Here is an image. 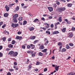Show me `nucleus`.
Listing matches in <instances>:
<instances>
[{"label": "nucleus", "mask_w": 75, "mask_h": 75, "mask_svg": "<svg viewBox=\"0 0 75 75\" xmlns=\"http://www.w3.org/2000/svg\"><path fill=\"white\" fill-rule=\"evenodd\" d=\"M23 20V17H20L18 18V20L19 21H21Z\"/></svg>", "instance_id": "obj_28"}, {"label": "nucleus", "mask_w": 75, "mask_h": 75, "mask_svg": "<svg viewBox=\"0 0 75 75\" xmlns=\"http://www.w3.org/2000/svg\"><path fill=\"white\" fill-rule=\"evenodd\" d=\"M8 16V13H5L4 14V16L5 17H7Z\"/></svg>", "instance_id": "obj_20"}, {"label": "nucleus", "mask_w": 75, "mask_h": 75, "mask_svg": "<svg viewBox=\"0 0 75 75\" xmlns=\"http://www.w3.org/2000/svg\"><path fill=\"white\" fill-rule=\"evenodd\" d=\"M14 64L15 65H17V62H14Z\"/></svg>", "instance_id": "obj_46"}, {"label": "nucleus", "mask_w": 75, "mask_h": 75, "mask_svg": "<svg viewBox=\"0 0 75 75\" xmlns=\"http://www.w3.org/2000/svg\"><path fill=\"white\" fill-rule=\"evenodd\" d=\"M10 71H14V69H9Z\"/></svg>", "instance_id": "obj_44"}, {"label": "nucleus", "mask_w": 75, "mask_h": 75, "mask_svg": "<svg viewBox=\"0 0 75 75\" xmlns=\"http://www.w3.org/2000/svg\"><path fill=\"white\" fill-rule=\"evenodd\" d=\"M27 47L29 49L30 48H31V47H30V46L29 45H28L27 46Z\"/></svg>", "instance_id": "obj_41"}, {"label": "nucleus", "mask_w": 75, "mask_h": 75, "mask_svg": "<svg viewBox=\"0 0 75 75\" xmlns=\"http://www.w3.org/2000/svg\"><path fill=\"white\" fill-rule=\"evenodd\" d=\"M5 8H6V11H9L10 8H9L7 5L5 7Z\"/></svg>", "instance_id": "obj_8"}, {"label": "nucleus", "mask_w": 75, "mask_h": 75, "mask_svg": "<svg viewBox=\"0 0 75 75\" xmlns=\"http://www.w3.org/2000/svg\"><path fill=\"white\" fill-rule=\"evenodd\" d=\"M42 20H43V21H45V19L44 18H42Z\"/></svg>", "instance_id": "obj_56"}, {"label": "nucleus", "mask_w": 75, "mask_h": 75, "mask_svg": "<svg viewBox=\"0 0 75 75\" xmlns=\"http://www.w3.org/2000/svg\"><path fill=\"white\" fill-rule=\"evenodd\" d=\"M11 6H13V5H14V4H11Z\"/></svg>", "instance_id": "obj_60"}, {"label": "nucleus", "mask_w": 75, "mask_h": 75, "mask_svg": "<svg viewBox=\"0 0 75 75\" xmlns=\"http://www.w3.org/2000/svg\"><path fill=\"white\" fill-rule=\"evenodd\" d=\"M59 33V32L58 31H56L54 32L53 33V34H58Z\"/></svg>", "instance_id": "obj_14"}, {"label": "nucleus", "mask_w": 75, "mask_h": 75, "mask_svg": "<svg viewBox=\"0 0 75 75\" xmlns=\"http://www.w3.org/2000/svg\"><path fill=\"white\" fill-rule=\"evenodd\" d=\"M72 31H75V28L73 27L72 28Z\"/></svg>", "instance_id": "obj_38"}, {"label": "nucleus", "mask_w": 75, "mask_h": 75, "mask_svg": "<svg viewBox=\"0 0 75 75\" xmlns=\"http://www.w3.org/2000/svg\"><path fill=\"white\" fill-rule=\"evenodd\" d=\"M3 48V47L2 46H0V50H2Z\"/></svg>", "instance_id": "obj_51"}, {"label": "nucleus", "mask_w": 75, "mask_h": 75, "mask_svg": "<svg viewBox=\"0 0 75 75\" xmlns=\"http://www.w3.org/2000/svg\"><path fill=\"white\" fill-rule=\"evenodd\" d=\"M42 29L44 30H46V28H42Z\"/></svg>", "instance_id": "obj_61"}, {"label": "nucleus", "mask_w": 75, "mask_h": 75, "mask_svg": "<svg viewBox=\"0 0 75 75\" xmlns=\"http://www.w3.org/2000/svg\"><path fill=\"white\" fill-rule=\"evenodd\" d=\"M18 14H15V15L13 16V18H16L17 17H18Z\"/></svg>", "instance_id": "obj_17"}, {"label": "nucleus", "mask_w": 75, "mask_h": 75, "mask_svg": "<svg viewBox=\"0 0 75 75\" xmlns=\"http://www.w3.org/2000/svg\"><path fill=\"white\" fill-rule=\"evenodd\" d=\"M11 38H9L8 39V41H11Z\"/></svg>", "instance_id": "obj_48"}, {"label": "nucleus", "mask_w": 75, "mask_h": 75, "mask_svg": "<svg viewBox=\"0 0 75 75\" xmlns=\"http://www.w3.org/2000/svg\"><path fill=\"white\" fill-rule=\"evenodd\" d=\"M30 38L31 40H34V39L35 38V36H31L30 37Z\"/></svg>", "instance_id": "obj_16"}, {"label": "nucleus", "mask_w": 75, "mask_h": 75, "mask_svg": "<svg viewBox=\"0 0 75 75\" xmlns=\"http://www.w3.org/2000/svg\"><path fill=\"white\" fill-rule=\"evenodd\" d=\"M47 71V68H45L44 69V72H46V71Z\"/></svg>", "instance_id": "obj_35"}, {"label": "nucleus", "mask_w": 75, "mask_h": 75, "mask_svg": "<svg viewBox=\"0 0 75 75\" xmlns=\"http://www.w3.org/2000/svg\"><path fill=\"white\" fill-rule=\"evenodd\" d=\"M35 71H36V72H37V71H38V69H35Z\"/></svg>", "instance_id": "obj_57"}, {"label": "nucleus", "mask_w": 75, "mask_h": 75, "mask_svg": "<svg viewBox=\"0 0 75 75\" xmlns=\"http://www.w3.org/2000/svg\"><path fill=\"white\" fill-rule=\"evenodd\" d=\"M37 21L39 22L40 21H39V20H38V19H35L34 21H33V22H34V23H35L36 22V21Z\"/></svg>", "instance_id": "obj_24"}, {"label": "nucleus", "mask_w": 75, "mask_h": 75, "mask_svg": "<svg viewBox=\"0 0 75 75\" xmlns=\"http://www.w3.org/2000/svg\"><path fill=\"white\" fill-rule=\"evenodd\" d=\"M34 28L33 27H31L29 28V30L30 31H31L34 30Z\"/></svg>", "instance_id": "obj_21"}, {"label": "nucleus", "mask_w": 75, "mask_h": 75, "mask_svg": "<svg viewBox=\"0 0 75 75\" xmlns=\"http://www.w3.org/2000/svg\"><path fill=\"white\" fill-rule=\"evenodd\" d=\"M68 37H69V38L72 37L73 36V34L72 33H69L68 34Z\"/></svg>", "instance_id": "obj_4"}, {"label": "nucleus", "mask_w": 75, "mask_h": 75, "mask_svg": "<svg viewBox=\"0 0 75 75\" xmlns=\"http://www.w3.org/2000/svg\"><path fill=\"white\" fill-rule=\"evenodd\" d=\"M69 45L71 47H73L74 46V44L72 43H70L69 44Z\"/></svg>", "instance_id": "obj_29"}, {"label": "nucleus", "mask_w": 75, "mask_h": 75, "mask_svg": "<svg viewBox=\"0 0 75 75\" xmlns=\"http://www.w3.org/2000/svg\"><path fill=\"white\" fill-rule=\"evenodd\" d=\"M38 40H35L34 42V43H37V42H38Z\"/></svg>", "instance_id": "obj_40"}, {"label": "nucleus", "mask_w": 75, "mask_h": 75, "mask_svg": "<svg viewBox=\"0 0 75 75\" xmlns=\"http://www.w3.org/2000/svg\"><path fill=\"white\" fill-rule=\"evenodd\" d=\"M6 38H3V41H5V40H6Z\"/></svg>", "instance_id": "obj_45"}, {"label": "nucleus", "mask_w": 75, "mask_h": 75, "mask_svg": "<svg viewBox=\"0 0 75 75\" xmlns=\"http://www.w3.org/2000/svg\"><path fill=\"white\" fill-rule=\"evenodd\" d=\"M27 6H24V7H23V8H27Z\"/></svg>", "instance_id": "obj_64"}, {"label": "nucleus", "mask_w": 75, "mask_h": 75, "mask_svg": "<svg viewBox=\"0 0 75 75\" xmlns=\"http://www.w3.org/2000/svg\"><path fill=\"white\" fill-rule=\"evenodd\" d=\"M62 52H65L66 51V49L64 48H63L62 50Z\"/></svg>", "instance_id": "obj_32"}, {"label": "nucleus", "mask_w": 75, "mask_h": 75, "mask_svg": "<svg viewBox=\"0 0 75 75\" xmlns=\"http://www.w3.org/2000/svg\"><path fill=\"white\" fill-rule=\"evenodd\" d=\"M8 7H11V4H9L8 5Z\"/></svg>", "instance_id": "obj_62"}, {"label": "nucleus", "mask_w": 75, "mask_h": 75, "mask_svg": "<svg viewBox=\"0 0 75 75\" xmlns=\"http://www.w3.org/2000/svg\"><path fill=\"white\" fill-rule=\"evenodd\" d=\"M35 56V55L34 54H33L32 55V57H34Z\"/></svg>", "instance_id": "obj_39"}, {"label": "nucleus", "mask_w": 75, "mask_h": 75, "mask_svg": "<svg viewBox=\"0 0 75 75\" xmlns=\"http://www.w3.org/2000/svg\"><path fill=\"white\" fill-rule=\"evenodd\" d=\"M40 62H37L36 63V65H40Z\"/></svg>", "instance_id": "obj_34"}, {"label": "nucleus", "mask_w": 75, "mask_h": 75, "mask_svg": "<svg viewBox=\"0 0 75 75\" xmlns=\"http://www.w3.org/2000/svg\"><path fill=\"white\" fill-rule=\"evenodd\" d=\"M52 59H55V57L53 56L52 57Z\"/></svg>", "instance_id": "obj_63"}, {"label": "nucleus", "mask_w": 75, "mask_h": 75, "mask_svg": "<svg viewBox=\"0 0 75 75\" xmlns=\"http://www.w3.org/2000/svg\"><path fill=\"white\" fill-rule=\"evenodd\" d=\"M13 22H14V23H17V18H13Z\"/></svg>", "instance_id": "obj_11"}, {"label": "nucleus", "mask_w": 75, "mask_h": 75, "mask_svg": "<svg viewBox=\"0 0 75 75\" xmlns=\"http://www.w3.org/2000/svg\"><path fill=\"white\" fill-rule=\"evenodd\" d=\"M17 55H18V53L17 52H16L13 54V57H17Z\"/></svg>", "instance_id": "obj_9"}, {"label": "nucleus", "mask_w": 75, "mask_h": 75, "mask_svg": "<svg viewBox=\"0 0 75 75\" xmlns=\"http://www.w3.org/2000/svg\"><path fill=\"white\" fill-rule=\"evenodd\" d=\"M58 21L59 22H62V18L59 17L58 19Z\"/></svg>", "instance_id": "obj_15"}, {"label": "nucleus", "mask_w": 75, "mask_h": 75, "mask_svg": "<svg viewBox=\"0 0 75 75\" xmlns=\"http://www.w3.org/2000/svg\"><path fill=\"white\" fill-rule=\"evenodd\" d=\"M29 69H31V65H29Z\"/></svg>", "instance_id": "obj_52"}, {"label": "nucleus", "mask_w": 75, "mask_h": 75, "mask_svg": "<svg viewBox=\"0 0 75 75\" xmlns=\"http://www.w3.org/2000/svg\"><path fill=\"white\" fill-rule=\"evenodd\" d=\"M13 45H11V44L9 45H8V47H9V48H13Z\"/></svg>", "instance_id": "obj_26"}, {"label": "nucleus", "mask_w": 75, "mask_h": 75, "mask_svg": "<svg viewBox=\"0 0 75 75\" xmlns=\"http://www.w3.org/2000/svg\"><path fill=\"white\" fill-rule=\"evenodd\" d=\"M46 34H49V35H50V31H46Z\"/></svg>", "instance_id": "obj_30"}, {"label": "nucleus", "mask_w": 75, "mask_h": 75, "mask_svg": "<svg viewBox=\"0 0 75 75\" xmlns=\"http://www.w3.org/2000/svg\"><path fill=\"white\" fill-rule=\"evenodd\" d=\"M47 8L50 12L53 11V8L52 7H48Z\"/></svg>", "instance_id": "obj_3"}, {"label": "nucleus", "mask_w": 75, "mask_h": 75, "mask_svg": "<svg viewBox=\"0 0 75 75\" xmlns=\"http://www.w3.org/2000/svg\"><path fill=\"white\" fill-rule=\"evenodd\" d=\"M14 52L13 51H11L9 52L8 54H9V55H12L13 54H14Z\"/></svg>", "instance_id": "obj_12"}, {"label": "nucleus", "mask_w": 75, "mask_h": 75, "mask_svg": "<svg viewBox=\"0 0 75 75\" xmlns=\"http://www.w3.org/2000/svg\"><path fill=\"white\" fill-rule=\"evenodd\" d=\"M18 26V24L16 23H12L11 27L15 28V27H17Z\"/></svg>", "instance_id": "obj_2"}, {"label": "nucleus", "mask_w": 75, "mask_h": 75, "mask_svg": "<svg viewBox=\"0 0 75 75\" xmlns=\"http://www.w3.org/2000/svg\"><path fill=\"white\" fill-rule=\"evenodd\" d=\"M66 30V28H64L62 30V31L63 33H65V30Z\"/></svg>", "instance_id": "obj_19"}, {"label": "nucleus", "mask_w": 75, "mask_h": 75, "mask_svg": "<svg viewBox=\"0 0 75 75\" xmlns=\"http://www.w3.org/2000/svg\"><path fill=\"white\" fill-rule=\"evenodd\" d=\"M26 24H27V21H23V25H25Z\"/></svg>", "instance_id": "obj_25"}, {"label": "nucleus", "mask_w": 75, "mask_h": 75, "mask_svg": "<svg viewBox=\"0 0 75 75\" xmlns=\"http://www.w3.org/2000/svg\"><path fill=\"white\" fill-rule=\"evenodd\" d=\"M23 38V37H20V36H17L16 38V39L17 40H21Z\"/></svg>", "instance_id": "obj_6"}, {"label": "nucleus", "mask_w": 75, "mask_h": 75, "mask_svg": "<svg viewBox=\"0 0 75 75\" xmlns=\"http://www.w3.org/2000/svg\"><path fill=\"white\" fill-rule=\"evenodd\" d=\"M5 26H6V25H4L3 26H2V28H4L5 27Z\"/></svg>", "instance_id": "obj_55"}, {"label": "nucleus", "mask_w": 75, "mask_h": 75, "mask_svg": "<svg viewBox=\"0 0 75 75\" xmlns=\"http://www.w3.org/2000/svg\"><path fill=\"white\" fill-rule=\"evenodd\" d=\"M59 66H56L55 67V69L57 71H58V70H59Z\"/></svg>", "instance_id": "obj_10"}, {"label": "nucleus", "mask_w": 75, "mask_h": 75, "mask_svg": "<svg viewBox=\"0 0 75 75\" xmlns=\"http://www.w3.org/2000/svg\"><path fill=\"white\" fill-rule=\"evenodd\" d=\"M18 34H21V32L20 31H19L18 32Z\"/></svg>", "instance_id": "obj_47"}, {"label": "nucleus", "mask_w": 75, "mask_h": 75, "mask_svg": "<svg viewBox=\"0 0 75 75\" xmlns=\"http://www.w3.org/2000/svg\"><path fill=\"white\" fill-rule=\"evenodd\" d=\"M30 45L31 47H32L31 48V49H34V48H35V45H34L32 44H31Z\"/></svg>", "instance_id": "obj_18"}, {"label": "nucleus", "mask_w": 75, "mask_h": 75, "mask_svg": "<svg viewBox=\"0 0 75 75\" xmlns=\"http://www.w3.org/2000/svg\"><path fill=\"white\" fill-rule=\"evenodd\" d=\"M34 52L33 51H30V54L32 55V54H33Z\"/></svg>", "instance_id": "obj_59"}, {"label": "nucleus", "mask_w": 75, "mask_h": 75, "mask_svg": "<svg viewBox=\"0 0 75 75\" xmlns=\"http://www.w3.org/2000/svg\"><path fill=\"white\" fill-rule=\"evenodd\" d=\"M72 4H67V6L69 7H71V6H72Z\"/></svg>", "instance_id": "obj_22"}, {"label": "nucleus", "mask_w": 75, "mask_h": 75, "mask_svg": "<svg viewBox=\"0 0 75 75\" xmlns=\"http://www.w3.org/2000/svg\"><path fill=\"white\" fill-rule=\"evenodd\" d=\"M44 45L42 44L39 47V49L40 50H43L44 49Z\"/></svg>", "instance_id": "obj_5"}, {"label": "nucleus", "mask_w": 75, "mask_h": 75, "mask_svg": "<svg viewBox=\"0 0 75 75\" xmlns=\"http://www.w3.org/2000/svg\"><path fill=\"white\" fill-rule=\"evenodd\" d=\"M38 55H39V56H42V55H43V54L42 53L40 52L39 53Z\"/></svg>", "instance_id": "obj_23"}, {"label": "nucleus", "mask_w": 75, "mask_h": 75, "mask_svg": "<svg viewBox=\"0 0 75 75\" xmlns=\"http://www.w3.org/2000/svg\"><path fill=\"white\" fill-rule=\"evenodd\" d=\"M62 45V43H61V42H59L58 44V45L59 46L61 45Z\"/></svg>", "instance_id": "obj_36"}, {"label": "nucleus", "mask_w": 75, "mask_h": 75, "mask_svg": "<svg viewBox=\"0 0 75 75\" xmlns=\"http://www.w3.org/2000/svg\"><path fill=\"white\" fill-rule=\"evenodd\" d=\"M67 24H71V22L68 21V22H67Z\"/></svg>", "instance_id": "obj_53"}, {"label": "nucleus", "mask_w": 75, "mask_h": 75, "mask_svg": "<svg viewBox=\"0 0 75 75\" xmlns=\"http://www.w3.org/2000/svg\"><path fill=\"white\" fill-rule=\"evenodd\" d=\"M45 25H46V28H48L49 27H50V25H49V24L48 23H45Z\"/></svg>", "instance_id": "obj_7"}, {"label": "nucleus", "mask_w": 75, "mask_h": 75, "mask_svg": "<svg viewBox=\"0 0 75 75\" xmlns=\"http://www.w3.org/2000/svg\"><path fill=\"white\" fill-rule=\"evenodd\" d=\"M50 27H51V28H53V27H54V25L53 24H51L50 25Z\"/></svg>", "instance_id": "obj_37"}, {"label": "nucleus", "mask_w": 75, "mask_h": 75, "mask_svg": "<svg viewBox=\"0 0 75 75\" xmlns=\"http://www.w3.org/2000/svg\"><path fill=\"white\" fill-rule=\"evenodd\" d=\"M47 51V49H44L43 50H42V52H46Z\"/></svg>", "instance_id": "obj_27"}, {"label": "nucleus", "mask_w": 75, "mask_h": 75, "mask_svg": "<svg viewBox=\"0 0 75 75\" xmlns=\"http://www.w3.org/2000/svg\"><path fill=\"white\" fill-rule=\"evenodd\" d=\"M58 11H59L60 13H61V12H62V11L65 10V7L59 8L58 9Z\"/></svg>", "instance_id": "obj_1"}, {"label": "nucleus", "mask_w": 75, "mask_h": 75, "mask_svg": "<svg viewBox=\"0 0 75 75\" xmlns=\"http://www.w3.org/2000/svg\"><path fill=\"white\" fill-rule=\"evenodd\" d=\"M7 75H11V73L10 72H8L7 74Z\"/></svg>", "instance_id": "obj_58"}, {"label": "nucleus", "mask_w": 75, "mask_h": 75, "mask_svg": "<svg viewBox=\"0 0 75 75\" xmlns=\"http://www.w3.org/2000/svg\"><path fill=\"white\" fill-rule=\"evenodd\" d=\"M22 48L24 49V48H25V46L23 45L22 46Z\"/></svg>", "instance_id": "obj_43"}, {"label": "nucleus", "mask_w": 75, "mask_h": 75, "mask_svg": "<svg viewBox=\"0 0 75 75\" xmlns=\"http://www.w3.org/2000/svg\"><path fill=\"white\" fill-rule=\"evenodd\" d=\"M7 33V31H6V30H5L4 32V34H6V33Z\"/></svg>", "instance_id": "obj_54"}, {"label": "nucleus", "mask_w": 75, "mask_h": 75, "mask_svg": "<svg viewBox=\"0 0 75 75\" xmlns=\"http://www.w3.org/2000/svg\"><path fill=\"white\" fill-rule=\"evenodd\" d=\"M3 56V54L1 52H0V57H2Z\"/></svg>", "instance_id": "obj_49"}, {"label": "nucleus", "mask_w": 75, "mask_h": 75, "mask_svg": "<svg viewBox=\"0 0 75 75\" xmlns=\"http://www.w3.org/2000/svg\"><path fill=\"white\" fill-rule=\"evenodd\" d=\"M15 44V40H13L12 42V44Z\"/></svg>", "instance_id": "obj_33"}, {"label": "nucleus", "mask_w": 75, "mask_h": 75, "mask_svg": "<svg viewBox=\"0 0 75 75\" xmlns=\"http://www.w3.org/2000/svg\"><path fill=\"white\" fill-rule=\"evenodd\" d=\"M19 9H20V8H19L18 6H17V7L15 8V10L17 11H18L19 10Z\"/></svg>", "instance_id": "obj_13"}, {"label": "nucleus", "mask_w": 75, "mask_h": 75, "mask_svg": "<svg viewBox=\"0 0 75 75\" xmlns=\"http://www.w3.org/2000/svg\"><path fill=\"white\" fill-rule=\"evenodd\" d=\"M60 24V23H59V22H58L57 23H56V24L55 25V26H56V25H58V24Z\"/></svg>", "instance_id": "obj_42"}, {"label": "nucleus", "mask_w": 75, "mask_h": 75, "mask_svg": "<svg viewBox=\"0 0 75 75\" xmlns=\"http://www.w3.org/2000/svg\"><path fill=\"white\" fill-rule=\"evenodd\" d=\"M66 48L67 49H69L70 47H69V45H66Z\"/></svg>", "instance_id": "obj_31"}, {"label": "nucleus", "mask_w": 75, "mask_h": 75, "mask_svg": "<svg viewBox=\"0 0 75 75\" xmlns=\"http://www.w3.org/2000/svg\"><path fill=\"white\" fill-rule=\"evenodd\" d=\"M49 19H52V17L51 16H50L49 17Z\"/></svg>", "instance_id": "obj_50"}]
</instances>
